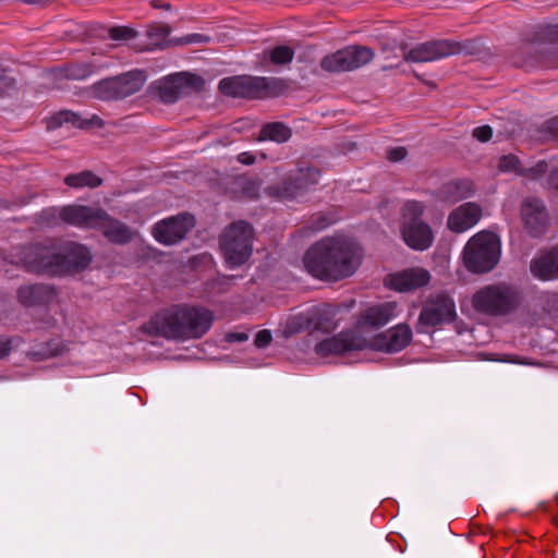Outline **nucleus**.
<instances>
[{"label": "nucleus", "instance_id": "nucleus-1", "mask_svg": "<svg viewBox=\"0 0 558 558\" xmlns=\"http://www.w3.org/2000/svg\"><path fill=\"white\" fill-rule=\"evenodd\" d=\"M363 259L362 248L342 236H325L312 244L303 256L305 270L322 281L337 282L351 277Z\"/></svg>", "mask_w": 558, "mask_h": 558}, {"label": "nucleus", "instance_id": "nucleus-2", "mask_svg": "<svg viewBox=\"0 0 558 558\" xmlns=\"http://www.w3.org/2000/svg\"><path fill=\"white\" fill-rule=\"evenodd\" d=\"M213 322L214 314L207 308L175 305L156 313L143 330L173 340L198 339L210 329Z\"/></svg>", "mask_w": 558, "mask_h": 558}, {"label": "nucleus", "instance_id": "nucleus-3", "mask_svg": "<svg viewBox=\"0 0 558 558\" xmlns=\"http://www.w3.org/2000/svg\"><path fill=\"white\" fill-rule=\"evenodd\" d=\"M426 210L423 202L405 201L400 208V232L404 243L415 251L429 248L435 240L430 226L422 220Z\"/></svg>", "mask_w": 558, "mask_h": 558}, {"label": "nucleus", "instance_id": "nucleus-4", "mask_svg": "<svg viewBox=\"0 0 558 558\" xmlns=\"http://www.w3.org/2000/svg\"><path fill=\"white\" fill-rule=\"evenodd\" d=\"M519 291L505 282L482 287L472 295L473 308L484 315L502 316L520 305Z\"/></svg>", "mask_w": 558, "mask_h": 558}, {"label": "nucleus", "instance_id": "nucleus-5", "mask_svg": "<svg viewBox=\"0 0 558 558\" xmlns=\"http://www.w3.org/2000/svg\"><path fill=\"white\" fill-rule=\"evenodd\" d=\"M500 240L494 232L482 231L473 235L463 250L465 268L474 274L493 270L500 258Z\"/></svg>", "mask_w": 558, "mask_h": 558}, {"label": "nucleus", "instance_id": "nucleus-6", "mask_svg": "<svg viewBox=\"0 0 558 558\" xmlns=\"http://www.w3.org/2000/svg\"><path fill=\"white\" fill-rule=\"evenodd\" d=\"M253 228L243 220L229 225L219 238V245L226 262L238 267L248 260L253 251Z\"/></svg>", "mask_w": 558, "mask_h": 558}, {"label": "nucleus", "instance_id": "nucleus-7", "mask_svg": "<svg viewBox=\"0 0 558 558\" xmlns=\"http://www.w3.org/2000/svg\"><path fill=\"white\" fill-rule=\"evenodd\" d=\"M278 84L272 77L239 75L222 78L218 87L229 97L262 99L274 96Z\"/></svg>", "mask_w": 558, "mask_h": 558}, {"label": "nucleus", "instance_id": "nucleus-8", "mask_svg": "<svg viewBox=\"0 0 558 558\" xmlns=\"http://www.w3.org/2000/svg\"><path fill=\"white\" fill-rule=\"evenodd\" d=\"M470 46V40L435 39L417 44L411 49H408V46L402 44L401 50L404 61L424 63L466 52Z\"/></svg>", "mask_w": 558, "mask_h": 558}, {"label": "nucleus", "instance_id": "nucleus-9", "mask_svg": "<svg viewBox=\"0 0 558 558\" xmlns=\"http://www.w3.org/2000/svg\"><path fill=\"white\" fill-rule=\"evenodd\" d=\"M319 179L320 170L318 168L312 167L305 161H299L296 168L291 170L280 183L268 189V193L280 199H294L316 185Z\"/></svg>", "mask_w": 558, "mask_h": 558}, {"label": "nucleus", "instance_id": "nucleus-10", "mask_svg": "<svg viewBox=\"0 0 558 558\" xmlns=\"http://www.w3.org/2000/svg\"><path fill=\"white\" fill-rule=\"evenodd\" d=\"M54 247L49 244L35 243L29 246L13 248L9 262L28 272L54 276Z\"/></svg>", "mask_w": 558, "mask_h": 558}, {"label": "nucleus", "instance_id": "nucleus-11", "mask_svg": "<svg viewBox=\"0 0 558 558\" xmlns=\"http://www.w3.org/2000/svg\"><path fill=\"white\" fill-rule=\"evenodd\" d=\"M146 76L141 70H133L121 75L101 80L92 87V94L100 100H119L126 98L144 86Z\"/></svg>", "mask_w": 558, "mask_h": 558}, {"label": "nucleus", "instance_id": "nucleus-12", "mask_svg": "<svg viewBox=\"0 0 558 558\" xmlns=\"http://www.w3.org/2000/svg\"><path fill=\"white\" fill-rule=\"evenodd\" d=\"M341 306L336 304H322L313 307L306 314L294 316L287 325L290 332L323 331L330 332L338 326V314Z\"/></svg>", "mask_w": 558, "mask_h": 558}, {"label": "nucleus", "instance_id": "nucleus-13", "mask_svg": "<svg viewBox=\"0 0 558 558\" xmlns=\"http://www.w3.org/2000/svg\"><path fill=\"white\" fill-rule=\"evenodd\" d=\"M204 80L199 75L179 72L168 75L153 85V90L163 104H173L180 97L193 92H199L204 86Z\"/></svg>", "mask_w": 558, "mask_h": 558}, {"label": "nucleus", "instance_id": "nucleus-14", "mask_svg": "<svg viewBox=\"0 0 558 558\" xmlns=\"http://www.w3.org/2000/svg\"><path fill=\"white\" fill-rule=\"evenodd\" d=\"M375 53L366 46L352 45L333 53L325 56L320 60L323 70L332 73L354 71L369 63Z\"/></svg>", "mask_w": 558, "mask_h": 558}, {"label": "nucleus", "instance_id": "nucleus-15", "mask_svg": "<svg viewBox=\"0 0 558 558\" xmlns=\"http://www.w3.org/2000/svg\"><path fill=\"white\" fill-rule=\"evenodd\" d=\"M457 317L456 304L446 293L430 296L423 305L418 323L423 326L435 327L448 324Z\"/></svg>", "mask_w": 558, "mask_h": 558}, {"label": "nucleus", "instance_id": "nucleus-16", "mask_svg": "<svg viewBox=\"0 0 558 558\" xmlns=\"http://www.w3.org/2000/svg\"><path fill=\"white\" fill-rule=\"evenodd\" d=\"M194 226V217L183 213L156 222L153 227V235L163 245H173L182 241Z\"/></svg>", "mask_w": 558, "mask_h": 558}, {"label": "nucleus", "instance_id": "nucleus-17", "mask_svg": "<svg viewBox=\"0 0 558 558\" xmlns=\"http://www.w3.org/2000/svg\"><path fill=\"white\" fill-rule=\"evenodd\" d=\"M90 260L92 255L86 246L69 243L61 252L54 251V276L80 272L89 265Z\"/></svg>", "mask_w": 558, "mask_h": 558}, {"label": "nucleus", "instance_id": "nucleus-18", "mask_svg": "<svg viewBox=\"0 0 558 558\" xmlns=\"http://www.w3.org/2000/svg\"><path fill=\"white\" fill-rule=\"evenodd\" d=\"M366 339L356 331L347 330L327 338L315 345V352L320 356L339 355L366 348Z\"/></svg>", "mask_w": 558, "mask_h": 558}, {"label": "nucleus", "instance_id": "nucleus-19", "mask_svg": "<svg viewBox=\"0 0 558 558\" xmlns=\"http://www.w3.org/2000/svg\"><path fill=\"white\" fill-rule=\"evenodd\" d=\"M58 217L63 222L77 228L96 229L104 219V209L84 205H68L58 210Z\"/></svg>", "mask_w": 558, "mask_h": 558}, {"label": "nucleus", "instance_id": "nucleus-20", "mask_svg": "<svg viewBox=\"0 0 558 558\" xmlns=\"http://www.w3.org/2000/svg\"><path fill=\"white\" fill-rule=\"evenodd\" d=\"M398 304L396 302H384L365 308L356 320V328L360 330L378 329L387 325L397 316Z\"/></svg>", "mask_w": 558, "mask_h": 558}, {"label": "nucleus", "instance_id": "nucleus-21", "mask_svg": "<svg viewBox=\"0 0 558 558\" xmlns=\"http://www.w3.org/2000/svg\"><path fill=\"white\" fill-rule=\"evenodd\" d=\"M521 216L525 228L533 236H539L546 230L548 214L539 198L527 197L522 202Z\"/></svg>", "mask_w": 558, "mask_h": 558}, {"label": "nucleus", "instance_id": "nucleus-22", "mask_svg": "<svg viewBox=\"0 0 558 558\" xmlns=\"http://www.w3.org/2000/svg\"><path fill=\"white\" fill-rule=\"evenodd\" d=\"M429 280L430 274L426 269L414 267L388 276L385 284L396 291L407 292L426 286Z\"/></svg>", "mask_w": 558, "mask_h": 558}, {"label": "nucleus", "instance_id": "nucleus-23", "mask_svg": "<svg viewBox=\"0 0 558 558\" xmlns=\"http://www.w3.org/2000/svg\"><path fill=\"white\" fill-rule=\"evenodd\" d=\"M551 50L543 43L529 40L523 43L517 52L512 56V62L520 68H534L537 65H548L547 53Z\"/></svg>", "mask_w": 558, "mask_h": 558}, {"label": "nucleus", "instance_id": "nucleus-24", "mask_svg": "<svg viewBox=\"0 0 558 558\" xmlns=\"http://www.w3.org/2000/svg\"><path fill=\"white\" fill-rule=\"evenodd\" d=\"M530 271L533 277L551 281L558 279V245L548 251L541 252L530 263Z\"/></svg>", "mask_w": 558, "mask_h": 558}, {"label": "nucleus", "instance_id": "nucleus-25", "mask_svg": "<svg viewBox=\"0 0 558 558\" xmlns=\"http://www.w3.org/2000/svg\"><path fill=\"white\" fill-rule=\"evenodd\" d=\"M482 209L475 203H465L450 213L447 226L449 230L461 233L472 228L481 219Z\"/></svg>", "mask_w": 558, "mask_h": 558}, {"label": "nucleus", "instance_id": "nucleus-26", "mask_svg": "<svg viewBox=\"0 0 558 558\" xmlns=\"http://www.w3.org/2000/svg\"><path fill=\"white\" fill-rule=\"evenodd\" d=\"M412 339V330L409 326L400 324L390 328L386 333L375 340L377 348L385 352H399L403 350Z\"/></svg>", "mask_w": 558, "mask_h": 558}, {"label": "nucleus", "instance_id": "nucleus-27", "mask_svg": "<svg viewBox=\"0 0 558 558\" xmlns=\"http://www.w3.org/2000/svg\"><path fill=\"white\" fill-rule=\"evenodd\" d=\"M54 296V288L45 283L25 284L17 289V300L23 306L47 304Z\"/></svg>", "mask_w": 558, "mask_h": 558}, {"label": "nucleus", "instance_id": "nucleus-28", "mask_svg": "<svg viewBox=\"0 0 558 558\" xmlns=\"http://www.w3.org/2000/svg\"><path fill=\"white\" fill-rule=\"evenodd\" d=\"M100 230L104 236L114 244H126L132 240L133 231L125 223L111 218L104 210V219L96 228Z\"/></svg>", "mask_w": 558, "mask_h": 558}, {"label": "nucleus", "instance_id": "nucleus-29", "mask_svg": "<svg viewBox=\"0 0 558 558\" xmlns=\"http://www.w3.org/2000/svg\"><path fill=\"white\" fill-rule=\"evenodd\" d=\"M64 123H69L78 129H86L88 126L101 128L104 125L102 120L98 116L94 114L89 120H85L73 111L62 110L53 117H51L48 123V128H58L63 125Z\"/></svg>", "mask_w": 558, "mask_h": 558}, {"label": "nucleus", "instance_id": "nucleus-30", "mask_svg": "<svg viewBox=\"0 0 558 558\" xmlns=\"http://www.w3.org/2000/svg\"><path fill=\"white\" fill-rule=\"evenodd\" d=\"M471 190V182L466 180L450 181L440 186L437 197L441 202L453 204L462 198H466Z\"/></svg>", "mask_w": 558, "mask_h": 558}, {"label": "nucleus", "instance_id": "nucleus-31", "mask_svg": "<svg viewBox=\"0 0 558 558\" xmlns=\"http://www.w3.org/2000/svg\"><path fill=\"white\" fill-rule=\"evenodd\" d=\"M292 136V130L282 122H269L262 126L258 140L286 143Z\"/></svg>", "mask_w": 558, "mask_h": 558}, {"label": "nucleus", "instance_id": "nucleus-32", "mask_svg": "<svg viewBox=\"0 0 558 558\" xmlns=\"http://www.w3.org/2000/svg\"><path fill=\"white\" fill-rule=\"evenodd\" d=\"M104 65L94 61L71 62L63 69L64 77L69 80H85L102 69Z\"/></svg>", "mask_w": 558, "mask_h": 558}, {"label": "nucleus", "instance_id": "nucleus-33", "mask_svg": "<svg viewBox=\"0 0 558 558\" xmlns=\"http://www.w3.org/2000/svg\"><path fill=\"white\" fill-rule=\"evenodd\" d=\"M64 183L73 189H94L102 184V179L96 175L93 171L84 170L78 173L68 174L64 178Z\"/></svg>", "mask_w": 558, "mask_h": 558}, {"label": "nucleus", "instance_id": "nucleus-34", "mask_svg": "<svg viewBox=\"0 0 558 558\" xmlns=\"http://www.w3.org/2000/svg\"><path fill=\"white\" fill-rule=\"evenodd\" d=\"M171 28L167 24L154 23L147 26L146 35L150 39L149 45L154 47L163 48L167 43H171L172 40H168V36L170 35Z\"/></svg>", "mask_w": 558, "mask_h": 558}, {"label": "nucleus", "instance_id": "nucleus-35", "mask_svg": "<svg viewBox=\"0 0 558 558\" xmlns=\"http://www.w3.org/2000/svg\"><path fill=\"white\" fill-rule=\"evenodd\" d=\"M269 59L274 64L283 65L293 60L294 50L289 46H277L269 50Z\"/></svg>", "mask_w": 558, "mask_h": 558}, {"label": "nucleus", "instance_id": "nucleus-36", "mask_svg": "<svg viewBox=\"0 0 558 558\" xmlns=\"http://www.w3.org/2000/svg\"><path fill=\"white\" fill-rule=\"evenodd\" d=\"M232 183L241 190L244 197L254 198L257 196L258 186L255 181L245 177H238L232 180Z\"/></svg>", "mask_w": 558, "mask_h": 558}, {"label": "nucleus", "instance_id": "nucleus-37", "mask_svg": "<svg viewBox=\"0 0 558 558\" xmlns=\"http://www.w3.org/2000/svg\"><path fill=\"white\" fill-rule=\"evenodd\" d=\"M498 169L501 172H513V173L520 175L522 166L520 163L519 158L515 155L509 154V155L501 156L499 158Z\"/></svg>", "mask_w": 558, "mask_h": 558}, {"label": "nucleus", "instance_id": "nucleus-38", "mask_svg": "<svg viewBox=\"0 0 558 558\" xmlns=\"http://www.w3.org/2000/svg\"><path fill=\"white\" fill-rule=\"evenodd\" d=\"M333 223L331 217L327 214L317 213L314 214L307 221L306 228L312 232H318Z\"/></svg>", "mask_w": 558, "mask_h": 558}, {"label": "nucleus", "instance_id": "nucleus-39", "mask_svg": "<svg viewBox=\"0 0 558 558\" xmlns=\"http://www.w3.org/2000/svg\"><path fill=\"white\" fill-rule=\"evenodd\" d=\"M547 170H548L547 162L545 160H541L533 167H529V168L522 167V170L520 171V175L524 177L529 180L535 181V180H538L542 177H544L546 174Z\"/></svg>", "mask_w": 558, "mask_h": 558}, {"label": "nucleus", "instance_id": "nucleus-40", "mask_svg": "<svg viewBox=\"0 0 558 558\" xmlns=\"http://www.w3.org/2000/svg\"><path fill=\"white\" fill-rule=\"evenodd\" d=\"M109 36L113 40H130L136 36V32L128 26H114L109 29Z\"/></svg>", "mask_w": 558, "mask_h": 558}, {"label": "nucleus", "instance_id": "nucleus-41", "mask_svg": "<svg viewBox=\"0 0 558 558\" xmlns=\"http://www.w3.org/2000/svg\"><path fill=\"white\" fill-rule=\"evenodd\" d=\"M209 40H210V38L208 36L194 33V34H189V35L180 37V38L172 39V45L183 46V45H191V44H205V43H208Z\"/></svg>", "mask_w": 558, "mask_h": 558}, {"label": "nucleus", "instance_id": "nucleus-42", "mask_svg": "<svg viewBox=\"0 0 558 558\" xmlns=\"http://www.w3.org/2000/svg\"><path fill=\"white\" fill-rule=\"evenodd\" d=\"M473 137H475L480 142H487L493 136V130L489 125H481L473 130Z\"/></svg>", "mask_w": 558, "mask_h": 558}, {"label": "nucleus", "instance_id": "nucleus-43", "mask_svg": "<svg viewBox=\"0 0 558 558\" xmlns=\"http://www.w3.org/2000/svg\"><path fill=\"white\" fill-rule=\"evenodd\" d=\"M272 340L271 333L267 329L259 330L254 339V344L257 348H266Z\"/></svg>", "mask_w": 558, "mask_h": 558}, {"label": "nucleus", "instance_id": "nucleus-44", "mask_svg": "<svg viewBox=\"0 0 558 558\" xmlns=\"http://www.w3.org/2000/svg\"><path fill=\"white\" fill-rule=\"evenodd\" d=\"M408 155L404 147H395L387 151V157L390 161L397 162L403 160Z\"/></svg>", "mask_w": 558, "mask_h": 558}, {"label": "nucleus", "instance_id": "nucleus-45", "mask_svg": "<svg viewBox=\"0 0 558 558\" xmlns=\"http://www.w3.org/2000/svg\"><path fill=\"white\" fill-rule=\"evenodd\" d=\"M12 349V340L0 336V360L5 357Z\"/></svg>", "mask_w": 558, "mask_h": 558}, {"label": "nucleus", "instance_id": "nucleus-46", "mask_svg": "<svg viewBox=\"0 0 558 558\" xmlns=\"http://www.w3.org/2000/svg\"><path fill=\"white\" fill-rule=\"evenodd\" d=\"M545 130L553 136L558 137V117L545 122Z\"/></svg>", "mask_w": 558, "mask_h": 558}, {"label": "nucleus", "instance_id": "nucleus-47", "mask_svg": "<svg viewBox=\"0 0 558 558\" xmlns=\"http://www.w3.org/2000/svg\"><path fill=\"white\" fill-rule=\"evenodd\" d=\"M238 161L242 165H253L256 160L255 156L250 151H244L238 155Z\"/></svg>", "mask_w": 558, "mask_h": 558}, {"label": "nucleus", "instance_id": "nucleus-48", "mask_svg": "<svg viewBox=\"0 0 558 558\" xmlns=\"http://www.w3.org/2000/svg\"><path fill=\"white\" fill-rule=\"evenodd\" d=\"M247 335L244 332H231L227 336L229 342H243L247 340Z\"/></svg>", "mask_w": 558, "mask_h": 558}, {"label": "nucleus", "instance_id": "nucleus-49", "mask_svg": "<svg viewBox=\"0 0 558 558\" xmlns=\"http://www.w3.org/2000/svg\"><path fill=\"white\" fill-rule=\"evenodd\" d=\"M150 5L154 7V8H157V9H165V10H169L170 9V4L166 3V2H162L161 0H151L150 1Z\"/></svg>", "mask_w": 558, "mask_h": 558}, {"label": "nucleus", "instance_id": "nucleus-50", "mask_svg": "<svg viewBox=\"0 0 558 558\" xmlns=\"http://www.w3.org/2000/svg\"><path fill=\"white\" fill-rule=\"evenodd\" d=\"M22 1L25 3H29V4H36V3H40L43 0H22Z\"/></svg>", "mask_w": 558, "mask_h": 558}, {"label": "nucleus", "instance_id": "nucleus-51", "mask_svg": "<svg viewBox=\"0 0 558 558\" xmlns=\"http://www.w3.org/2000/svg\"><path fill=\"white\" fill-rule=\"evenodd\" d=\"M550 33H551V32H550V29H549V28H546V29L544 31V34H550Z\"/></svg>", "mask_w": 558, "mask_h": 558}]
</instances>
